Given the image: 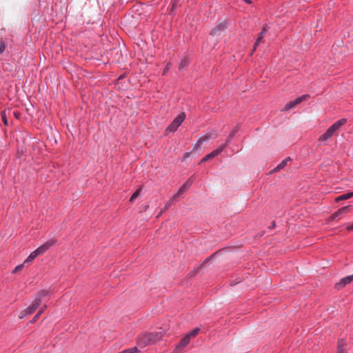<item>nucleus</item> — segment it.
<instances>
[{"instance_id":"obj_3","label":"nucleus","mask_w":353,"mask_h":353,"mask_svg":"<svg viewBox=\"0 0 353 353\" xmlns=\"http://www.w3.org/2000/svg\"><path fill=\"white\" fill-rule=\"evenodd\" d=\"M234 132H232L228 138V140L226 141L225 143H224L223 144L221 145L219 147H218L216 150L212 151L210 153H209L208 154H207L206 156H205L200 161V163H203V162H205L206 161H208V159H212L214 157H215L216 156H217L218 154H219L223 150L224 148L229 144V143L230 142V140L234 136Z\"/></svg>"},{"instance_id":"obj_21","label":"nucleus","mask_w":353,"mask_h":353,"mask_svg":"<svg viewBox=\"0 0 353 353\" xmlns=\"http://www.w3.org/2000/svg\"><path fill=\"white\" fill-rule=\"evenodd\" d=\"M140 191L141 190L138 189L135 192L132 194L130 199V202H133L136 199V198L139 196Z\"/></svg>"},{"instance_id":"obj_7","label":"nucleus","mask_w":353,"mask_h":353,"mask_svg":"<svg viewBox=\"0 0 353 353\" xmlns=\"http://www.w3.org/2000/svg\"><path fill=\"white\" fill-rule=\"evenodd\" d=\"M308 98H309L308 94H303V95L295 99L294 100H292V101L288 102V103H286L284 110H289L292 108H299L298 105L301 103L302 102L306 101Z\"/></svg>"},{"instance_id":"obj_5","label":"nucleus","mask_w":353,"mask_h":353,"mask_svg":"<svg viewBox=\"0 0 353 353\" xmlns=\"http://www.w3.org/2000/svg\"><path fill=\"white\" fill-rule=\"evenodd\" d=\"M40 305V299H35L30 306L27 307L26 309L22 310L19 314V319H23L26 316L30 315L32 314L39 306Z\"/></svg>"},{"instance_id":"obj_33","label":"nucleus","mask_w":353,"mask_h":353,"mask_svg":"<svg viewBox=\"0 0 353 353\" xmlns=\"http://www.w3.org/2000/svg\"><path fill=\"white\" fill-rule=\"evenodd\" d=\"M274 225H275V223H272V227H274Z\"/></svg>"},{"instance_id":"obj_27","label":"nucleus","mask_w":353,"mask_h":353,"mask_svg":"<svg viewBox=\"0 0 353 353\" xmlns=\"http://www.w3.org/2000/svg\"><path fill=\"white\" fill-rule=\"evenodd\" d=\"M260 43H261V41H258V40H256V41L255 43L254 44V46H253L252 52H254L256 50V49L257 46H259V44Z\"/></svg>"},{"instance_id":"obj_18","label":"nucleus","mask_w":353,"mask_h":353,"mask_svg":"<svg viewBox=\"0 0 353 353\" xmlns=\"http://www.w3.org/2000/svg\"><path fill=\"white\" fill-rule=\"evenodd\" d=\"M188 65V61L186 58H183L181 60L179 64V68L180 70L184 69L186 68Z\"/></svg>"},{"instance_id":"obj_11","label":"nucleus","mask_w":353,"mask_h":353,"mask_svg":"<svg viewBox=\"0 0 353 353\" xmlns=\"http://www.w3.org/2000/svg\"><path fill=\"white\" fill-rule=\"evenodd\" d=\"M352 281H353V274L341 279L340 281L336 284V288L338 289L342 288Z\"/></svg>"},{"instance_id":"obj_12","label":"nucleus","mask_w":353,"mask_h":353,"mask_svg":"<svg viewBox=\"0 0 353 353\" xmlns=\"http://www.w3.org/2000/svg\"><path fill=\"white\" fill-rule=\"evenodd\" d=\"M337 353H347V342L345 339L338 340Z\"/></svg>"},{"instance_id":"obj_29","label":"nucleus","mask_w":353,"mask_h":353,"mask_svg":"<svg viewBox=\"0 0 353 353\" xmlns=\"http://www.w3.org/2000/svg\"><path fill=\"white\" fill-rule=\"evenodd\" d=\"M268 30V26L267 25H264L263 28H262V31L261 32H263V34L265 35Z\"/></svg>"},{"instance_id":"obj_28","label":"nucleus","mask_w":353,"mask_h":353,"mask_svg":"<svg viewBox=\"0 0 353 353\" xmlns=\"http://www.w3.org/2000/svg\"><path fill=\"white\" fill-rule=\"evenodd\" d=\"M268 30V26L267 25H264L263 28H262V31L261 32H263V34L265 35Z\"/></svg>"},{"instance_id":"obj_22","label":"nucleus","mask_w":353,"mask_h":353,"mask_svg":"<svg viewBox=\"0 0 353 353\" xmlns=\"http://www.w3.org/2000/svg\"><path fill=\"white\" fill-rule=\"evenodd\" d=\"M1 119H2L3 121V123L6 125H8V119H7V117H6V112H2Z\"/></svg>"},{"instance_id":"obj_30","label":"nucleus","mask_w":353,"mask_h":353,"mask_svg":"<svg viewBox=\"0 0 353 353\" xmlns=\"http://www.w3.org/2000/svg\"><path fill=\"white\" fill-rule=\"evenodd\" d=\"M5 50V45L3 42H0V53H2Z\"/></svg>"},{"instance_id":"obj_13","label":"nucleus","mask_w":353,"mask_h":353,"mask_svg":"<svg viewBox=\"0 0 353 353\" xmlns=\"http://www.w3.org/2000/svg\"><path fill=\"white\" fill-rule=\"evenodd\" d=\"M51 245H52V243L46 242V243L39 246L34 251L37 253L38 256H39V255H41L43 253H45L50 248V247Z\"/></svg>"},{"instance_id":"obj_4","label":"nucleus","mask_w":353,"mask_h":353,"mask_svg":"<svg viewBox=\"0 0 353 353\" xmlns=\"http://www.w3.org/2000/svg\"><path fill=\"white\" fill-rule=\"evenodd\" d=\"M192 181L191 179H189L187 180L182 186L180 187V188L178 190L177 192L173 195L172 199L167 203L165 207L168 208L170 206L172 203V202L177 198L179 197L181 195H182L184 192L188 191V190L191 187L192 185Z\"/></svg>"},{"instance_id":"obj_31","label":"nucleus","mask_w":353,"mask_h":353,"mask_svg":"<svg viewBox=\"0 0 353 353\" xmlns=\"http://www.w3.org/2000/svg\"><path fill=\"white\" fill-rule=\"evenodd\" d=\"M347 230L350 231L353 230V224L347 226Z\"/></svg>"},{"instance_id":"obj_15","label":"nucleus","mask_w":353,"mask_h":353,"mask_svg":"<svg viewBox=\"0 0 353 353\" xmlns=\"http://www.w3.org/2000/svg\"><path fill=\"white\" fill-rule=\"evenodd\" d=\"M210 139V135H205L204 137H202L199 138L198 139V141H196V143H195V145H194L193 150H198V149L201 148L202 144L205 141H206L207 140H208Z\"/></svg>"},{"instance_id":"obj_10","label":"nucleus","mask_w":353,"mask_h":353,"mask_svg":"<svg viewBox=\"0 0 353 353\" xmlns=\"http://www.w3.org/2000/svg\"><path fill=\"white\" fill-rule=\"evenodd\" d=\"M190 339L189 338V336H184L180 341L179 343L176 346L174 353H180L181 350L184 348L190 343Z\"/></svg>"},{"instance_id":"obj_9","label":"nucleus","mask_w":353,"mask_h":353,"mask_svg":"<svg viewBox=\"0 0 353 353\" xmlns=\"http://www.w3.org/2000/svg\"><path fill=\"white\" fill-rule=\"evenodd\" d=\"M226 28L227 23L225 21L221 22L212 30L210 34L214 37H219Z\"/></svg>"},{"instance_id":"obj_17","label":"nucleus","mask_w":353,"mask_h":353,"mask_svg":"<svg viewBox=\"0 0 353 353\" xmlns=\"http://www.w3.org/2000/svg\"><path fill=\"white\" fill-rule=\"evenodd\" d=\"M38 256L37 253L35 251H33L30 253L28 257L25 260L24 263H29L33 261L35 258Z\"/></svg>"},{"instance_id":"obj_14","label":"nucleus","mask_w":353,"mask_h":353,"mask_svg":"<svg viewBox=\"0 0 353 353\" xmlns=\"http://www.w3.org/2000/svg\"><path fill=\"white\" fill-rule=\"evenodd\" d=\"M292 160L290 157H287L284 160H283L280 163H279L272 170V172H276L280 171L283 169L288 164L289 161Z\"/></svg>"},{"instance_id":"obj_6","label":"nucleus","mask_w":353,"mask_h":353,"mask_svg":"<svg viewBox=\"0 0 353 353\" xmlns=\"http://www.w3.org/2000/svg\"><path fill=\"white\" fill-rule=\"evenodd\" d=\"M185 118L184 112H181L168 126V130L172 132L176 131Z\"/></svg>"},{"instance_id":"obj_1","label":"nucleus","mask_w":353,"mask_h":353,"mask_svg":"<svg viewBox=\"0 0 353 353\" xmlns=\"http://www.w3.org/2000/svg\"><path fill=\"white\" fill-rule=\"evenodd\" d=\"M163 336V332H154L141 334L138 338L137 344L140 347L152 345L159 341Z\"/></svg>"},{"instance_id":"obj_8","label":"nucleus","mask_w":353,"mask_h":353,"mask_svg":"<svg viewBox=\"0 0 353 353\" xmlns=\"http://www.w3.org/2000/svg\"><path fill=\"white\" fill-rule=\"evenodd\" d=\"M351 207L350 205L344 206L339 209L336 212L333 213L330 219L334 221L335 219H340L341 217L350 211Z\"/></svg>"},{"instance_id":"obj_25","label":"nucleus","mask_w":353,"mask_h":353,"mask_svg":"<svg viewBox=\"0 0 353 353\" xmlns=\"http://www.w3.org/2000/svg\"><path fill=\"white\" fill-rule=\"evenodd\" d=\"M23 268V264H21L19 265H17V267H15V268L13 270V273H16L19 271H20L22 268Z\"/></svg>"},{"instance_id":"obj_24","label":"nucleus","mask_w":353,"mask_h":353,"mask_svg":"<svg viewBox=\"0 0 353 353\" xmlns=\"http://www.w3.org/2000/svg\"><path fill=\"white\" fill-rule=\"evenodd\" d=\"M23 112H13L14 116L16 119H20L21 118Z\"/></svg>"},{"instance_id":"obj_2","label":"nucleus","mask_w":353,"mask_h":353,"mask_svg":"<svg viewBox=\"0 0 353 353\" xmlns=\"http://www.w3.org/2000/svg\"><path fill=\"white\" fill-rule=\"evenodd\" d=\"M345 119H341L334 123L319 138V141L321 143H325L329 141L334 132L346 123Z\"/></svg>"},{"instance_id":"obj_26","label":"nucleus","mask_w":353,"mask_h":353,"mask_svg":"<svg viewBox=\"0 0 353 353\" xmlns=\"http://www.w3.org/2000/svg\"><path fill=\"white\" fill-rule=\"evenodd\" d=\"M264 37L265 35L263 34V32H260L258 35L256 40L261 41Z\"/></svg>"},{"instance_id":"obj_23","label":"nucleus","mask_w":353,"mask_h":353,"mask_svg":"<svg viewBox=\"0 0 353 353\" xmlns=\"http://www.w3.org/2000/svg\"><path fill=\"white\" fill-rule=\"evenodd\" d=\"M41 312H42V311H41V310H40V311H39V312H38V313H37V314L33 317V319L31 320V321H30V322H31V323H34V322H36V321L38 320V319L39 318V316H40V314H41Z\"/></svg>"},{"instance_id":"obj_32","label":"nucleus","mask_w":353,"mask_h":353,"mask_svg":"<svg viewBox=\"0 0 353 353\" xmlns=\"http://www.w3.org/2000/svg\"><path fill=\"white\" fill-rule=\"evenodd\" d=\"M188 156H189V153H188V152L185 153V158L188 157Z\"/></svg>"},{"instance_id":"obj_16","label":"nucleus","mask_w":353,"mask_h":353,"mask_svg":"<svg viewBox=\"0 0 353 353\" xmlns=\"http://www.w3.org/2000/svg\"><path fill=\"white\" fill-rule=\"evenodd\" d=\"M352 196H353V192H347V193L343 194L339 196L338 197H336L335 199V201L336 202H339L340 201H343V200L349 199H350Z\"/></svg>"},{"instance_id":"obj_20","label":"nucleus","mask_w":353,"mask_h":353,"mask_svg":"<svg viewBox=\"0 0 353 353\" xmlns=\"http://www.w3.org/2000/svg\"><path fill=\"white\" fill-rule=\"evenodd\" d=\"M138 352V350H137V347H132V348H129V349H126L123 351H122L121 352H119V353H137Z\"/></svg>"},{"instance_id":"obj_19","label":"nucleus","mask_w":353,"mask_h":353,"mask_svg":"<svg viewBox=\"0 0 353 353\" xmlns=\"http://www.w3.org/2000/svg\"><path fill=\"white\" fill-rule=\"evenodd\" d=\"M199 327H196L194 328V330H192L191 332H190L189 333H188L186 335L187 336H189V338L190 339L191 337H194L199 332Z\"/></svg>"}]
</instances>
